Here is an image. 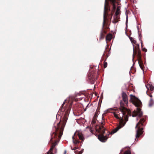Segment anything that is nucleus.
<instances>
[{"label": "nucleus", "instance_id": "f257e3e1", "mask_svg": "<svg viewBox=\"0 0 154 154\" xmlns=\"http://www.w3.org/2000/svg\"><path fill=\"white\" fill-rule=\"evenodd\" d=\"M122 115L121 118H120L119 125L115 128L111 133V134H113L116 133L121 128L123 127L125 124L126 122L128 121V116L125 114L126 112H129L128 109L125 107H122L121 109Z\"/></svg>", "mask_w": 154, "mask_h": 154}, {"label": "nucleus", "instance_id": "f03ea898", "mask_svg": "<svg viewBox=\"0 0 154 154\" xmlns=\"http://www.w3.org/2000/svg\"><path fill=\"white\" fill-rule=\"evenodd\" d=\"M134 104L137 107L136 110L133 111L132 116L135 117L137 116L139 117H141L143 115V112L141 111V109L139 107L141 104L140 100L138 99H136V101H134Z\"/></svg>", "mask_w": 154, "mask_h": 154}, {"label": "nucleus", "instance_id": "7ed1b4c3", "mask_svg": "<svg viewBox=\"0 0 154 154\" xmlns=\"http://www.w3.org/2000/svg\"><path fill=\"white\" fill-rule=\"evenodd\" d=\"M98 139L101 142H104L107 140V138L103 134L99 135L98 136Z\"/></svg>", "mask_w": 154, "mask_h": 154}, {"label": "nucleus", "instance_id": "20e7f679", "mask_svg": "<svg viewBox=\"0 0 154 154\" xmlns=\"http://www.w3.org/2000/svg\"><path fill=\"white\" fill-rule=\"evenodd\" d=\"M106 0H105V3L104 4V12H103V26H104V23H105V17L106 14V11L108 10V8L106 7Z\"/></svg>", "mask_w": 154, "mask_h": 154}, {"label": "nucleus", "instance_id": "39448f33", "mask_svg": "<svg viewBox=\"0 0 154 154\" xmlns=\"http://www.w3.org/2000/svg\"><path fill=\"white\" fill-rule=\"evenodd\" d=\"M143 128H140L139 127H138V129L136 131V138L138 137L143 133Z\"/></svg>", "mask_w": 154, "mask_h": 154}, {"label": "nucleus", "instance_id": "423d86ee", "mask_svg": "<svg viewBox=\"0 0 154 154\" xmlns=\"http://www.w3.org/2000/svg\"><path fill=\"white\" fill-rule=\"evenodd\" d=\"M122 97L123 101L125 103H127V96L125 92H123L122 94Z\"/></svg>", "mask_w": 154, "mask_h": 154}, {"label": "nucleus", "instance_id": "0eeeda50", "mask_svg": "<svg viewBox=\"0 0 154 154\" xmlns=\"http://www.w3.org/2000/svg\"><path fill=\"white\" fill-rule=\"evenodd\" d=\"M101 123L102 125L100 126L99 129L100 133L102 134H103L105 133V128L102 125H103V123L102 122Z\"/></svg>", "mask_w": 154, "mask_h": 154}, {"label": "nucleus", "instance_id": "6e6552de", "mask_svg": "<svg viewBox=\"0 0 154 154\" xmlns=\"http://www.w3.org/2000/svg\"><path fill=\"white\" fill-rule=\"evenodd\" d=\"M120 12L119 7L118 6L117 8V10L115 13V15L114 16V17L115 18L116 17H117V16L119 14Z\"/></svg>", "mask_w": 154, "mask_h": 154}, {"label": "nucleus", "instance_id": "1a4fd4ad", "mask_svg": "<svg viewBox=\"0 0 154 154\" xmlns=\"http://www.w3.org/2000/svg\"><path fill=\"white\" fill-rule=\"evenodd\" d=\"M112 34L108 35L106 38V40H108L109 41H110L112 38Z\"/></svg>", "mask_w": 154, "mask_h": 154}, {"label": "nucleus", "instance_id": "9d476101", "mask_svg": "<svg viewBox=\"0 0 154 154\" xmlns=\"http://www.w3.org/2000/svg\"><path fill=\"white\" fill-rule=\"evenodd\" d=\"M112 3L113 9L115 10L116 8V0H110Z\"/></svg>", "mask_w": 154, "mask_h": 154}, {"label": "nucleus", "instance_id": "9b49d317", "mask_svg": "<svg viewBox=\"0 0 154 154\" xmlns=\"http://www.w3.org/2000/svg\"><path fill=\"white\" fill-rule=\"evenodd\" d=\"M79 138L80 139L82 140L83 141H84V137L83 135L82 134H78Z\"/></svg>", "mask_w": 154, "mask_h": 154}, {"label": "nucleus", "instance_id": "f8f14e48", "mask_svg": "<svg viewBox=\"0 0 154 154\" xmlns=\"http://www.w3.org/2000/svg\"><path fill=\"white\" fill-rule=\"evenodd\" d=\"M154 104V101L152 99H151L149 103V107H151Z\"/></svg>", "mask_w": 154, "mask_h": 154}, {"label": "nucleus", "instance_id": "ddd939ff", "mask_svg": "<svg viewBox=\"0 0 154 154\" xmlns=\"http://www.w3.org/2000/svg\"><path fill=\"white\" fill-rule=\"evenodd\" d=\"M144 119H141L140 120V121L137 124L136 127H135V128H137V126L138 125L140 124H141L142 125V122H144Z\"/></svg>", "mask_w": 154, "mask_h": 154}, {"label": "nucleus", "instance_id": "4468645a", "mask_svg": "<svg viewBox=\"0 0 154 154\" xmlns=\"http://www.w3.org/2000/svg\"><path fill=\"white\" fill-rule=\"evenodd\" d=\"M114 20L112 21V22L114 23H116L118 21V18L117 17H116L115 18H114Z\"/></svg>", "mask_w": 154, "mask_h": 154}, {"label": "nucleus", "instance_id": "2eb2a0df", "mask_svg": "<svg viewBox=\"0 0 154 154\" xmlns=\"http://www.w3.org/2000/svg\"><path fill=\"white\" fill-rule=\"evenodd\" d=\"M150 89L152 91L154 89V86L152 85H149Z\"/></svg>", "mask_w": 154, "mask_h": 154}, {"label": "nucleus", "instance_id": "dca6fc26", "mask_svg": "<svg viewBox=\"0 0 154 154\" xmlns=\"http://www.w3.org/2000/svg\"><path fill=\"white\" fill-rule=\"evenodd\" d=\"M126 15V26H127V24H128V14L126 13V12L125 13Z\"/></svg>", "mask_w": 154, "mask_h": 154}, {"label": "nucleus", "instance_id": "f3484780", "mask_svg": "<svg viewBox=\"0 0 154 154\" xmlns=\"http://www.w3.org/2000/svg\"><path fill=\"white\" fill-rule=\"evenodd\" d=\"M124 154H131V152L130 150H128L125 151Z\"/></svg>", "mask_w": 154, "mask_h": 154}, {"label": "nucleus", "instance_id": "a211bd4d", "mask_svg": "<svg viewBox=\"0 0 154 154\" xmlns=\"http://www.w3.org/2000/svg\"><path fill=\"white\" fill-rule=\"evenodd\" d=\"M114 116L117 119H119V118L118 116L117 115V114H116V113H114Z\"/></svg>", "mask_w": 154, "mask_h": 154}, {"label": "nucleus", "instance_id": "6ab92c4d", "mask_svg": "<svg viewBox=\"0 0 154 154\" xmlns=\"http://www.w3.org/2000/svg\"><path fill=\"white\" fill-rule=\"evenodd\" d=\"M107 62H105L104 63V66L105 68H106L107 66Z\"/></svg>", "mask_w": 154, "mask_h": 154}, {"label": "nucleus", "instance_id": "aec40b11", "mask_svg": "<svg viewBox=\"0 0 154 154\" xmlns=\"http://www.w3.org/2000/svg\"><path fill=\"white\" fill-rule=\"evenodd\" d=\"M139 64L140 68H141L143 70V68L141 64L140 63H139Z\"/></svg>", "mask_w": 154, "mask_h": 154}, {"label": "nucleus", "instance_id": "412c9836", "mask_svg": "<svg viewBox=\"0 0 154 154\" xmlns=\"http://www.w3.org/2000/svg\"><path fill=\"white\" fill-rule=\"evenodd\" d=\"M143 51H144L145 52H146L147 51V49H146V48H144L143 49Z\"/></svg>", "mask_w": 154, "mask_h": 154}, {"label": "nucleus", "instance_id": "4be33fe9", "mask_svg": "<svg viewBox=\"0 0 154 154\" xmlns=\"http://www.w3.org/2000/svg\"><path fill=\"white\" fill-rule=\"evenodd\" d=\"M129 38H130V40L131 41V42H132V40L133 39V38L131 37H130Z\"/></svg>", "mask_w": 154, "mask_h": 154}, {"label": "nucleus", "instance_id": "5701e85b", "mask_svg": "<svg viewBox=\"0 0 154 154\" xmlns=\"http://www.w3.org/2000/svg\"><path fill=\"white\" fill-rule=\"evenodd\" d=\"M83 149H82V150L81 151H80L79 152V153H80V154H82L83 152Z\"/></svg>", "mask_w": 154, "mask_h": 154}, {"label": "nucleus", "instance_id": "b1692460", "mask_svg": "<svg viewBox=\"0 0 154 154\" xmlns=\"http://www.w3.org/2000/svg\"><path fill=\"white\" fill-rule=\"evenodd\" d=\"M130 96H131V98H132V97H133L134 98H136L135 97V96H134L132 94H131L130 95Z\"/></svg>", "mask_w": 154, "mask_h": 154}, {"label": "nucleus", "instance_id": "393cba45", "mask_svg": "<svg viewBox=\"0 0 154 154\" xmlns=\"http://www.w3.org/2000/svg\"><path fill=\"white\" fill-rule=\"evenodd\" d=\"M103 35V33H101V34H100L101 36H100V39L102 37V36Z\"/></svg>", "mask_w": 154, "mask_h": 154}, {"label": "nucleus", "instance_id": "a878e982", "mask_svg": "<svg viewBox=\"0 0 154 154\" xmlns=\"http://www.w3.org/2000/svg\"><path fill=\"white\" fill-rule=\"evenodd\" d=\"M54 146H53L52 148H51L50 149V150H52L53 149V147H54Z\"/></svg>", "mask_w": 154, "mask_h": 154}, {"label": "nucleus", "instance_id": "bb28decb", "mask_svg": "<svg viewBox=\"0 0 154 154\" xmlns=\"http://www.w3.org/2000/svg\"><path fill=\"white\" fill-rule=\"evenodd\" d=\"M66 101V100H65L63 102V104H62V105H64L65 104V101Z\"/></svg>", "mask_w": 154, "mask_h": 154}, {"label": "nucleus", "instance_id": "cd10ccee", "mask_svg": "<svg viewBox=\"0 0 154 154\" xmlns=\"http://www.w3.org/2000/svg\"><path fill=\"white\" fill-rule=\"evenodd\" d=\"M123 150V149H122L121 151H120V152H122Z\"/></svg>", "mask_w": 154, "mask_h": 154}, {"label": "nucleus", "instance_id": "c85d7f7f", "mask_svg": "<svg viewBox=\"0 0 154 154\" xmlns=\"http://www.w3.org/2000/svg\"><path fill=\"white\" fill-rule=\"evenodd\" d=\"M66 150H65V151L64 154H66Z\"/></svg>", "mask_w": 154, "mask_h": 154}, {"label": "nucleus", "instance_id": "c756f323", "mask_svg": "<svg viewBox=\"0 0 154 154\" xmlns=\"http://www.w3.org/2000/svg\"><path fill=\"white\" fill-rule=\"evenodd\" d=\"M72 139L73 140V139H74V136H73L72 137Z\"/></svg>", "mask_w": 154, "mask_h": 154}, {"label": "nucleus", "instance_id": "7c9ffc66", "mask_svg": "<svg viewBox=\"0 0 154 154\" xmlns=\"http://www.w3.org/2000/svg\"><path fill=\"white\" fill-rule=\"evenodd\" d=\"M90 131L91 132H92V131L91 130H90Z\"/></svg>", "mask_w": 154, "mask_h": 154}, {"label": "nucleus", "instance_id": "2f4dec72", "mask_svg": "<svg viewBox=\"0 0 154 154\" xmlns=\"http://www.w3.org/2000/svg\"><path fill=\"white\" fill-rule=\"evenodd\" d=\"M86 111V108H85V109H84V111Z\"/></svg>", "mask_w": 154, "mask_h": 154}, {"label": "nucleus", "instance_id": "473e14b6", "mask_svg": "<svg viewBox=\"0 0 154 154\" xmlns=\"http://www.w3.org/2000/svg\"><path fill=\"white\" fill-rule=\"evenodd\" d=\"M88 106V104L87 105V106H86V107H87Z\"/></svg>", "mask_w": 154, "mask_h": 154}, {"label": "nucleus", "instance_id": "72a5a7b5", "mask_svg": "<svg viewBox=\"0 0 154 154\" xmlns=\"http://www.w3.org/2000/svg\"><path fill=\"white\" fill-rule=\"evenodd\" d=\"M137 120H138V119L137 118Z\"/></svg>", "mask_w": 154, "mask_h": 154}, {"label": "nucleus", "instance_id": "f704fd0d", "mask_svg": "<svg viewBox=\"0 0 154 154\" xmlns=\"http://www.w3.org/2000/svg\"><path fill=\"white\" fill-rule=\"evenodd\" d=\"M78 142H77L75 143H78Z\"/></svg>", "mask_w": 154, "mask_h": 154}, {"label": "nucleus", "instance_id": "c9c22d12", "mask_svg": "<svg viewBox=\"0 0 154 154\" xmlns=\"http://www.w3.org/2000/svg\"><path fill=\"white\" fill-rule=\"evenodd\" d=\"M148 89H149V88H147V87H146Z\"/></svg>", "mask_w": 154, "mask_h": 154}, {"label": "nucleus", "instance_id": "e433bc0d", "mask_svg": "<svg viewBox=\"0 0 154 154\" xmlns=\"http://www.w3.org/2000/svg\"><path fill=\"white\" fill-rule=\"evenodd\" d=\"M150 97H152V95H150Z\"/></svg>", "mask_w": 154, "mask_h": 154}, {"label": "nucleus", "instance_id": "4c0bfd02", "mask_svg": "<svg viewBox=\"0 0 154 154\" xmlns=\"http://www.w3.org/2000/svg\"><path fill=\"white\" fill-rule=\"evenodd\" d=\"M51 154H53L52 153H51Z\"/></svg>", "mask_w": 154, "mask_h": 154}]
</instances>
